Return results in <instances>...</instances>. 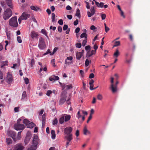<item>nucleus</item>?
<instances>
[{"label":"nucleus","instance_id":"obj_32","mask_svg":"<svg viewBox=\"0 0 150 150\" xmlns=\"http://www.w3.org/2000/svg\"><path fill=\"white\" fill-rule=\"evenodd\" d=\"M35 125V124L33 122H31L30 123H29V125L27 127L30 128H32L34 127Z\"/></svg>","mask_w":150,"mask_h":150},{"label":"nucleus","instance_id":"obj_7","mask_svg":"<svg viewBox=\"0 0 150 150\" xmlns=\"http://www.w3.org/2000/svg\"><path fill=\"white\" fill-rule=\"evenodd\" d=\"M67 96L66 94H62L61 98L59 101V104H63L66 100Z\"/></svg>","mask_w":150,"mask_h":150},{"label":"nucleus","instance_id":"obj_58","mask_svg":"<svg viewBox=\"0 0 150 150\" xmlns=\"http://www.w3.org/2000/svg\"><path fill=\"white\" fill-rule=\"evenodd\" d=\"M50 53H52L50 51V50L49 49H48L47 51L44 54V55H45L46 54H50Z\"/></svg>","mask_w":150,"mask_h":150},{"label":"nucleus","instance_id":"obj_1","mask_svg":"<svg viewBox=\"0 0 150 150\" xmlns=\"http://www.w3.org/2000/svg\"><path fill=\"white\" fill-rule=\"evenodd\" d=\"M23 120L21 119H18L17 121V123L14 125V127L15 129L17 130H23L25 128L24 125L22 124Z\"/></svg>","mask_w":150,"mask_h":150},{"label":"nucleus","instance_id":"obj_16","mask_svg":"<svg viewBox=\"0 0 150 150\" xmlns=\"http://www.w3.org/2000/svg\"><path fill=\"white\" fill-rule=\"evenodd\" d=\"M30 36L33 39L36 38L38 36V34L35 31H33L31 33Z\"/></svg>","mask_w":150,"mask_h":150},{"label":"nucleus","instance_id":"obj_12","mask_svg":"<svg viewBox=\"0 0 150 150\" xmlns=\"http://www.w3.org/2000/svg\"><path fill=\"white\" fill-rule=\"evenodd\" d=\"M13 81V77L11 74L9 73L8 74L7 76V82L8 84L11 83Z\"/></svg>","mask_w":150,"mask_h":150},{"label":"nucleus","instance_id":"obj_19","mask_svg":"<svg viewBox=\"0 0 150 150\" xmlns=\"http://www.w3.org/2000/svg\"><path fill=\"white\" fill-rule=\"evenodd\" d=\"M30 8L32 10L35 11H37L38 10H39L40 11H41V9L39 8L37 6H31Z\"/></svg>","mask_w":150,"mask_h":150},{"label":"nucleus","instance_id":"obj_56","mask_svg":"<svg viewBox=\"0 0 150 150\" xmlns=\"http://www.w3.org/2000/svg\"><path fill=\"white\" fill-rule=\"evenodd\" d=\"M94 75L93 73L91 74L89 76V78L90 79H92L94 77Z\"/></svg>","mask_w":150,"mask_h":150},{"label":"nucleus","instance_id":"obj_10","mask_svg":"<svg viewBox=\"0 0 150 150\" xmlns=\"http://www.w3.org/2000/svg\"><path fill=\"white\" fill-rule=\"evenodd\" d=\"M38 137L37 135L34 136L33 137V145L34 146L36 145V147H37V145L38 144Z\"/></svg>","mask_w":150,"mask_h":150},{"label":"nucleus","instance_id":"obj_63","mask_svg":"<svg viewBox=\"0 0 150 150\" xmlns=\"http://www.w3.org/2000/svg\"><path fill=\"white\" fill-rule=\"evenodd\" d=\"M120 14L121 16L123 18H125V17L124 15V13L122 11H120Z\"/></svg>","mask_w":150,"mask_h":150},{"label":"nucleus","instance_id":"obj_51","mask_svg":"<svg viewBox=\"0 0 150 150\" xmlns=\"http://www.w3.org/2000/svg\"><path fill=\"white\" fill-rule=\"evenodd\" d=\"M24 80L25 83L26 84H28L29 83L28 79L27 78H26L24 79Z\"/></svg>","mask_w":150,"mask_h":150},{"label":"nucleus","instance_id":"obj_26","mask_svg":"<svg viewBox=\"0 0 150 150\" xmlns=\"http://www.w3.org/2000/svg\"><path fill=\"white\" fill-rule=\"evenodd\" d=\"M37 148L36 146H34L33 145H32L30 147L28 148L27 150H36Z\"/></svg>","mask_w":150,"mask_h":150},{"label":"nucleus","instance_id":"obj_9","mask_svg":"<svg viewBox=\"0 0 150 150\" xmlns=\"http://www.w3.org/2000/svg\"><path fill=\"white\" fill-rule=\"evenodd\" d=\"M90 11L91 12L89 11H88L87 12V15L89 17H91L92 16H93L95 13V10L94 6H92L91 7Z\"/></svg>","mask_w":150,"mask_h":150},{"label":"nucleus","instance_id":"obj_23","mask_svg":"<svg viewBox=\"0 0 150 150\" xmlns=\"http://www.w3.org/2000/svg\"><path fill=\"white\" fill-rule=\"evenodd\" d=\"M111 89L113 93H115L117 90V87L114 86L113 84H111Z\"/></svg>","mask_w":150,"mask_h":150},{"label":"nucleus","instance_id":"obj_54","mask_svg":"<svg viewBox=\"0 0 150 150\" xmlns=\"http://www.w3.org/2000/svg\"><path fill=\"white\" fill-rule=\"evenodd\" d=\"M66 87L68 89H69L72 88V86L71 84H70L69 85H66Z\"/></svg>","mask_w":150,"mask_h":150},{"label":"nucleus","instance_id":"obj_61","mask_svg":"<svg viewBox=\"0 0 150 150\" xmlns=\"http://www.w3.org/2000/svg\"><path fill=\"white\" fill-rule=\"evenodd\" d=\"M3 78V74L2 72L0 71V79H2Z\"/></svg>","mask_w":150,"mask_h":150},{"label":"nucleus","instance_id":"obj_14","mask_svg":"<svg viewBox=\"0 0 150 150\" xmlns=\"http://www.w3.org/2000/svg\"><path fill=\"white\" fill-rule=\"evenodd\" d=\"M59 78L57 76H55L54 75H53L50 77L49 78V80L51 81H53L57 80L59 79Z\"/></svg>","mask_w":150,"mask_h":150},{"label":"nucleus","instance_id":"obj_28","mask_svg":"<svg viewBox=\"0 0 150 150\" xmlns=\"http://www.w3.org/2000/svg\"><path fill=\"white\" fill-rule=\"evenodd\" d=\"M23 123L25 124L26 126H28L29 125V124L30 123V121L26 119H24L23 120Z\"/></svg>","mask_w":150,"mask_h":150},{"label":"nucleus","instance_id":"obj_53","mask_svg":"<svg viewBox=\"0 0 150 150\" xmlns=\"http://www.w3.org/2000/svg\"><path fill=\"white\" fill-rule=\"evenodd\" d=\"M58 23L60 25H62L63 23V20L62 19H60L58 21Z\"/></svg>","mask_w":150,"mask_h":150},{"label":"nucleus","instance_id":"obj_20","mask_svg":"<svg viewBox=\"0 0 150 150\" xmlns=\"http://www.w3.org/2000/svg\"><path fill=\"white\" fill-rule=\"evenodd\" d=\"M83 55L82 53L80 52H77L76 54V57L77 59L79 60Z\"/></svg>","mask_w":150,"mask_h":150},{"label":"nucleus","instance_id":"obj_6","mask_svg":"<svg viewBox=\"0 0 150 150\" xmlns=\"http://www.w3.org/2000/svg\"><path fill=\"white\" fill-rule=\"evenodd\" d=\"M24 148L22 144L18 143L14 146L13 150H23Z\"/></svg>","mask_w":150,"mask_h":150},{"label":"nucleus","instance_id":"obj_44","mask_svg":"<svg viewBox=\"0 0 150 150\" xmlns=\"http://www.w3.org/2000/svg\"><path fill=\"white\" fill-rule=\"evenodd\" d=\"M76 47L78 48H80L81 46V44L80 43H77L76 44Z\"/></svg>","mask_w":150,"mask_h":150},{"label":"nucleus","instance_id":"obj_50","mask_svg":"<svg viewBox=\"0 0 150 150\" xmlns=\"http://www.w3.org/2000/svg\"><path fill=\"white\" fill-rule=\"evenodd\" d=\"M101 17L102 20H104L106 17V15L105 14H102L101 15Z\"/></svg>","mask_w":150,"mask_h":150},{"label":"nucleus","instance_id":"obj_2","mask_svg":"<svg viewBox=\"0 0 150 150\" xmlns=\"http://www.w3.org/2000/svg\"><path fill=\"white\" fill-rule=\"evenodd\" d=\"M9 24L11 26L17 27L18 24L16 16H15L11 18L9 20Z\"/></svg>","mask_w":150,"mask_h":150},{"label":"nucleus","instance_id":"obj_39","mask_svg":"<svg viewBox=\"0 0 150 150\" xmlns=\"http://www.w3.org/2000/svg\"><path fill=\"white\" fill-rule=\"evenodd\" d=\"M57 49L58 48L57 47H55L53 50V52L52 53H50V55H53L57 51Z\"/></svg>","mask_w":150,"mask_h":150},{"label":"nucleus","instance_id":"obj_17","mask_svg":"<svg viewBox=\"0 0 150 150\" xmlns=\"http://www.w3.org/2000/svg\"><path fill=\"white\" fill-rule=\"evenodd\" d=\"M6 4L8 6L11 8H13V6L12 4V1L11 0H5Z\"/></svg>","mask_w":150,"mask_h":150},{"label":"nucleus","instance_id":"obj_64","mask_svg":"<svg viewBox=\"0 0 150 150\" xmlns=\"http://www.w3.org/2000/svg\"><path fill=\"white\" fill-rule=\"evenodd\" d=\"M67 17L70 20L72 18V16L70 15H68L67 16Z\"/></svg>","mask_w":150,"mask_h":150},{"label":"nucleus","instance_id":"obj_29","mask_svg":"<svg viewBox=\"0 0 150 150\" xmlns=\"http://www.w3.org/2000/svg\"><path fill=\"white\" fill-rule=\"evenodd\" d=\"M21 132H19L18 133L17 135L16 138V141L17 140H19L21 138Z\"/></svg>","mask_w":150,"mask_h":150},{"label":"nucleus","instance_id":"obj_35","mask_svg":"<svg viewBox=\"0 0 150 150\" xmlns=\"http://www.w3.org/2000/svg\"><path fill=\"white\" fill-rule=\"evenodd\" d=\"M87 38H86L85 39L83 40V42H82V45L83 46H84L86 44V43L87 42Z\"/></svg>","mask_w":150,"mask_h":150},{"label":"nucleus","instance_id":"obj_25","mask_svg":"<svg viewBox=\"0 0 150 150\" xmlns=\"http://www.w3.org/2000/svg\"><path fill=\"white\" fill-rule=\"evenodd\" d=\"M51 134L52 135L51 137L52 139H54L55 138L56 135L55 134V132L54 130H52L51 131Z\"/></svg>","mask_w":150,"mask_h":150},{"label":"nucleus","instance_id":"obj_22","mask_svg":"<svg viewBox=\"0 0 150 150\" xmlns=\"http://www.w3.org/2000/svg\"><path fill=\"white\" fill-rule=\"evenodd\" d=\"M64 115H65L64 116V118H65V121L67 122L69 121L71 118V116L70 115L64 114Z\"/></svg>","mask_w":150,"mask_h":150},{"label":"nucleus","instance_id":"obj_60","mask_svg":"<svg viewBox=\"0 0 150 150\" xmlns=\"http://www.w3.org/2000/svg\"><path fill=\"white\" fill-rule=\"evenodd\" d=\"M94 112V110L93 109H91L90 111V115H92Z\"/></svg>","mask_w":150,"mask_h":150},{"label":"nucleus","instance_id":"obj_33","mask_svg":"<svg viewBox=\"0 0 150 150\" xmlns=\"http://www.w3.org/2000/svg\"><path fill=\"white\" fill-rule=\"evenodd\" d=\"M6 142L8 144H9L12 143V141L11 138H8L6 139Z\"/></svg>","mask_w":150,"mask_h":150},{"label":"nucleus","instance_id":"obj_43","mask_svg":"<svg viewBox=\"0 0 150 150\" xmlns=\"http://www.w3.org/2000/svg\"><path fill=\"white\" fill-rule=\"evenodd\" d=\"M26 96V93L25 91H24L22 94V99H24Z\"/></svg>","mask_w":150,"mask_h":150},{"label":"nucleus","instance_id":"obj_62","mask_svg":"<svg viewBox=\"0 0 150 150\" xmlns=\"http://www.w3.org/2000/svg\"><path fill=\"white\" fill-rule=\"evenodd\" d=\"M78 19H76L75 21L74 22V24L75 25H76L78 24Z\"/></svg>","mask_w":150,"mask_h":150},{"label":"nucleus","instance_id":"obj_45","mask_svg":"<svg viewBox=\"0 0 150 150\" xmlns=\"http://www.w3.org/2000/svg\"><path fill=\"white\" fill-rule=\"evenodd\" d=\"M17 40L18 41V42L19 43H21L22 42V41L21 39V38L20 36H18L17 37Z\"/></svg>","mask_w":150,"mask_h":150},{"label":"nucleus","instance_id":"obj_42","mask_svg":"<svg viewBox=\"0 0 150 150\" xmlns=\"http://www.w3.org/2000/svg\"><path fill=\"white\" fill-rule=\"evenodd\" d=\"M104 25L105 32L107 33L109 30L110 29L108 27L106 26L105 23H104Z\"/></svg>","mask_w":150,"mask_h":150},{"label":"nucleus","instance_id":"obj_38","mask_svg":"<svg viewBox=\"0 0 150 150\" xmlns=\"http://www.w3.org/2000/svg\"><path fill=\"white\" fill-rule=\"evenodd\" d=\"M91 61H90V62H89L88 59H87L85 61V65L86 67H88L89 64V63L90 62H91Z\"/></svg>","mask_w":150,"mask_h":150},{"label":"nucleus","instance_id":"obj_24","mask_svg":"<svg viewBox=\"0 0 150 150\" xmlns=\"http://www.w3.org/2000/svg\"><path fill=\"white\" fill-rule=\"evenodd\" d=\"M120 55V52L117 49L116 50L115 52L113 54V56L114 57H117Z\"/></svg>","mask_w":150,"mask_h":150},{"label":"nucleus","instance_id":"obj_5","mask_svg":"<svg viewBox=\"0 0 150 150\" xmlns=\"http://www.w3.org/2000/svg\"><path fill=\"white\" fill-rule=\"evenodd\" d=\"M73 130V128L71 127H68L65 128L64 129V133L66 135V136H69L71 135L73 136V134L71 132Z\"/></svg>","mask_w":150,"mask_h":150},{"label":"nucleus","instance_id":"obj_3","mask_svg":"<svg viewBox=\"0 0 150 150\" xmlns=\"http://www.w3.org/2000/svg\"><path fill=\"white\" fill-rule=\"evenodd\" d=\"M12 15V12L9 8L7 9L3 15V18L5 20L8 19Z\"/></svg>","mask_w":150,"mask_h":150},{"label":"nucleus","instance_id":"obj_18","mask_svg":"<svg viewBox=\"0 0 150 150\" xmlns=\"http://www.w3.org/2000/svg\"><path fill=\"white\" fill-rule=\"evenodd\" d=\"M94 82V80L93 79L90 80L89 84L90 85V89L91 90H93V83Z\"/></svg>","mask_w":150,"mask_h":150},{"label":"nucleus","instance_id":"obj_47","mask_svg":"<svg viewBox=\"0 0 150 150\" xmlns=\"http://www.w3.org/2000/svg\"><path fill=\"white\" fill-rule=\"evenodd\" d=\"M85 2L86 4V7L88 9H89L90 8V6H89V3L88 2L85 1Z\"/></svg>","mask_w":150,"mask_h":150},{"label":"nucleus","instance_id":"obj_8","mask_svg":"<svg viewBox=\"0 0 150 150\" xmlns=\"http://www.w3.org/2000/svg\"><path fill=\"white\" fill-rule=\"evenodd\" d=\"M31 137V133L29 132H28L24 140V142L25 144H27L28 143Z\"/></svg>","mask_w":150,"mask_h":150},{"label":"nucleus","instance_id":"obj_40","mask_svg":"<svg viewBox=\"0 0 150 150\" xmlns=\"http://www.w3.org/2000/svg\"><path fill=\"white\" fill-rule=\"evenodd\" d=\"M52 22H54L55 21V15L54 13H52Z\"/></svg>","mask_w":150,"mask_h":150},{"label":"nucleus","instance_id":"obj_37","mask_svg":"<svg viewBox=\"0 0 150 150\" xmlns=\"http://www.w3.org/2000/svg\"><path fill=\"white\" fill-rule=\"evenodd\" d=\"M58 123V120L56 118H54L53 122V125H56Z\"/></svg>","mask_w":150,"mask_h":150},{"label":"nucleus","instance_id":"obj_4","mask_svg":"<svg viewBox=\"0 0 150 150\" xmlns=\"http://www.w3.org/2000/svg\"><path fill=\"white\" fill-rule=\"evenodd\" d=\"M38 47L41 50H43L46 47V45L44 38L42 37L40 38L39 40Z\"/></svg>","mask_w":150,"mask_h":150},{"label":"nucleus","instance_id":"obj_46","mask_svg":"<svg viewBox=\"0 0 150 150\" xmlns=\"http://www.w3.org/2000/svg\"><path fill=\"white\" fill-rule=\"evenodd\" d=\"M41 33L42 34H43L45 35L47 37V34L46 33V31L45 29H42L41 30Z\"/></svg>","mask_w":150,"mask_h":150},{"label":"nucleus","instance_id":"obj_52","mask_svg":"<svg viewBox=\"0 0 150 150\" xmlns=\"http://www.w3.org/2000/svg\"><path fill=\"white\" fill-rule=\"evenodd\" d=\"M68 28V25H64L63 27V30H66Z\"/></svg>","mask_w":150,"mask_h":150},{"label":"nucleus","instance_id":"obj_41","mask_svg":"<svg viewBox=\"0 0 150 150\" xmlns=\"http://www.w3.org/2000/svg\"><path fill=\"white\" fill-rule=\"evenodd\" d=\"M76 16H77L79 17H80V11L79 9H77L76 14Z\"/></svg>","mask_w":150,"mask_h":150},{"label":"nucleus","instance_id":"obj_36","mask_svg":"<svg viewBox=\"0 0 150 150\" xmlns=\"http://www.w3.org/2000/svg\"><path fill=\"white\" fill-rule=\"evenodd\" d=\"M80 37L81 38H85V39L86 37L87 38V35L86 33H83L81 35Z\"/></svg>","mask_w":150,"mask_h":150},{"label":"nucleus","instance_id":"obj_15","mask_svg":"<svg viewBox=\"0 0 150 150\" xmlns=\"http://www.w3.org/2000/svg\"><path fill=\"white\" fill-rule=\"evenodd\" d=\"M64 138L67 140V142L70 143L73 139V136H72L71 135H70L69 136H65Z\"/></svg>","mask_w":150,"mask_h":150},{"label":"nucleus","instance_id":"obj_30","mask_svg":"<svg viewBox=\"0 0 150 150\" xmlns=\"http://www.w3.org/2000/svg\"><path fill=\"white\" fill-rule=\"evenodd\" d=\"M7 61H5L1 62V68H3L4 66L7 65Z\"/></svg>","mask_w":150,"mask_h":150},{"label":"nucleus","instance_id":"obj_34","mask_svg":"<svg viewBox=\"0 0 150 150\" xmlns=\"http://www.w3.org/2000/svg\"><path fill=\"white\" fill-rule=\"evenodd\" d=\"M97 98L99 100H101L103 98V97L101 94H99L97 96Z\"/></svg>","mask_w":150,"mask_h":150},{"label":"nucleus","instance_id":"obj_13","mask_svg":"<svg viewBox=\"0 0 150 150\" xmlns=\"http://www.w3.org/2000/svg\"><path fill=\"white\" fill-rule=\"evenodd\" d=\"M9 134L12 137L14 141H16V133L13 131H11L9 132Z\"/></svg>","mask_w":150,"mask_h":150},{"label":"nucleus","instance_id":"obj_57","mask_svg":"<svg viewBox=\"0 0 150 150\" xmlns=\"http://www.w3.org/2000/svg\"><path fill=\"white\" fill-rule=\"evenodd\" d=\"M80 30V28L79 27H78L75 29V32L76 33H77L79 32Z\"/></svg>","mask_w":150,"mask_h":150},{"label":"nucleus","instance_id":"obj_59","mask_svg":"<svg viewBox=\"0 0 150 150\" xmlns=\"http://www.w3.org/2000/svg\"><path fill=\"white\" fill-rule=\"evenodd\" d=\"M79 130L77 129L76 130L75 135L77 137H78L79 136Z\"/></svg>","mask_w":150,"mask_h":150},{"label":"nucleus","instance_id":"obj_27","mask_svg":"<svg viewBox=\"0 0 150 150\" xmlns=\"http://www.w3.org/2000/svg\"><path fill=\"white\" fill-rule=\"evenodd\" d=\"M64 121V116H63V115H62V116L60 118L59 122L60 124H62Z\"/></svg>","mask_w":150,"mask_h":150},{"label":"nucleus","instance_id":"obj_48","mask_svg":"<svg viewBox=\"0 0 150 150\" xmlns=\"http://www.w3.org/2000/svg\"><path fill=\"white\" fill-rule=\"evenodd\" d=\"M85 49L86 50H90L91 49V47L90 45H87L85 47Z\"/></svg>","mask_w":150,"mask_h":150},{"label":"nucleus","instance_id":"obj_49","mask_svg":"<svg viewBox=\"0 0 150 150\" xmlns=\"http://www.w3.org/2000/svg\"><path fill=\"white\" fill-rule=\"evenodd\" d=\"M52 93V91L51 90H48L47 91V93H46V95L48 96H50V95Z\"/></svg>","mask_w":150,"mask_h":150},{"label":"nucleus","instance_id":"obj_21","mask_svg":"<svg viewBox=\"0 0 150 150\" xmlns=\"http://www.w3.org/2000/svg\"><path fill=\"white\" fill-rule=\"evenodd\" d=\"M83 133L84 135H86L87 134H90L91 132L88 130L86 127H84L83 130Z\"/></svg>","mask_w":150,"mask_h":150},{"label":"nucleus","instance_id":"obj_11","mask_svg":"<svg viewBox=\"0 0 150 150\" xmlns=\"http://www.w3.org/2000/svg\"><path fill=\"white\" fill-rule=\"evenodd\" d=\"M30 17V15L29 14L25 12L23 13L20 16L21 18L24 20H26L27 18H29Z\"/></svg>","mask_w":150,"mask_h":150},{"label":"nucleus","instance_id":"obj_31","mask_svg":"<svg viewBox=\"0 0 150 150\" xmlns=\"http://www.w3.org/2000/svg\"><path fill=\"white\" fill-rule=\"evenodd\" d=\"M120 41H117L115 42L114 45L113 46V47H117L120 45Z\"/></svg>","mask_w":150,"mask_h":150},{"label":"nucleus","instance_id":"obj_55","mask_svg":"<svg viewBox=\"0 0 150 150\" xmlns=\"http://www.w3.org/2000/svg\"><path fill=\"white\" fill-rule=\"evenodd\" d=\"M34 63H35V61H34V59H32L31 60V63H30L31 67H33V64H34Z\"/></svg>","mask_w":150,"mask_h":150}]
</instances>
